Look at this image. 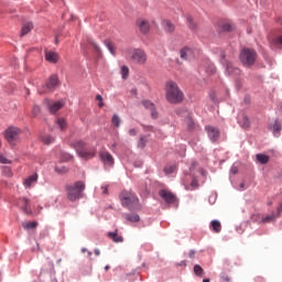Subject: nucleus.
<instances>
[{
  "mask_svg": "<svg viewBox=\"0 0 282 282\" xmlns=\"http://www.w3.org/2000/svg\"><path fill=\"white\" fill-rule=\"evenodd\" d=\"M85 182H76L72 189V199H80L84 197Z\"/></svg>",
  "mask_w": 282,
  "mask_h": 282,
  "instance_id": "nucleus-9",
  "label": "nucleus"
},
{
  "mask_svg": "<svg viewBox=\"0 0 282 282\" xmlns=\"http://www.w3.org/2000/svg\"><path fill=\"white\" fill-rule=\"evenodd\" d=\"M274 219H276V215L272 214L267 217H263L262 221H263V224H270V221H274Z\"/></svg>",
  "mask_w": 282,
  "mask_h": 282,
  "instance_id": "nucleus-38",
  "label": "nucleus"
},
{
  "mask_svg": "<svg viewBox=\"0 0 282 282\" xmlns=\"http://www.w3.org/2000/svg\"><path fill=\"white\" fill-rule=\"evenodd\" d=\"M23 130L17 127H10L4 132V138L9 142V144H19L21 142V134Z\"/></svg>",
  "mask_w": 282,
  "mask_h": 282,
  "instance_id": "nucleus-6",
  "label": "nucleus"
},
{
  "mask_svg": "<svg viewBox=\"0 0 282 282\" xmlns=\"http://www.w3.org/2000/svg\"><path fill=\"white\" fill-rule=\"evenodd\" d=\"M34 28V24H32V22H28L25 24L22 25V30H21V36H25V34H30V32H32Z\"/></svg>",
  "mask_w": 282,
  "mask_h": 282,
  "instance_id": "nucleus-24",
  "label": "nucleus"
},
{
  "mask_svg": "<svg viewBox=\"0 0 282 282\" xmlns=\"http://www.w3.org/2000/svg\"><path fill=\"white\" fill-rule=\"evenodd\" d=\"M238 124H240V127H242V129L250 128V119L248 118L247 113L240 112L238 115Z\"/></svg>",
  "mask_w": 282,
  "mask_h": 282,
  "instance_id": "nucleus-17",
  "label": "nucleus"
},
{
  "mask_svg": "<svg viewBox=\"0 0 282 282\" xmlns=\"http://www.w3.org/2000/svg\"><path fill=\"white\" fill-rule=\"evenodd\" d=\"M19 206L25 215H33L32 207L30 206V199L26 197L20 198Z\"/></svg>",
  "mask_w": 282,
  "mask_h": 282,
  "instance_id": "nucleus-14",
  "label": "nucleus"
},
{
  "mask_svg": "<svg viewBox=\"0 0 282 282\" xmlns=\"http://www.w3.org/2000/svg\"><path fill=\"white\" fill-rule=\"evenodd\" d=\"M129 135L135 137L138 135V130H135L134 128L129 130Z\"/></svg>",
  "mask_w": 282,
  "mask_h": 282,
  "instance_id": "nucleus-48",
  "label": "nucleus"
},
{
  "mask_svg": "<svg viewBox=\"0 0 282 282\" xmlns=\"http://www.w3.org/2000/svg\"><path fill=\"white\" fill-rule=\"evenodd\" d=\"M144 129H145V131H153V127H151V126H148Z\"/></svg>",
  "mask_w": 282,
  "mask_h": 282,
  "instance_id": "nucleus-55",
  "label": "nucleus"
},
{
  "mask_svg": "<svg viewBox=\"0 0 282 282\" xmlns=\"http://www.w3.org/2000/svg\"><path fill=\"white\" fill-rule=\"evenodd\" d=\"M56 87H58V77L53 75L46 82L44 91H53Z\"/></svg>",
  "mask_w": 282,
  "mask_h": 282,
  "instance_id": "nucleus-15",
  "label": "nucleus"
},
{
  "mask_svg": "<svg viewBox=\"0 0 282 282\" xmlns=\"http://www.w3.org/2000/svg\"><path fill=\"white\" fill-rule=\"evenodd\" d=\"M121 76H122V78L129 77V67H127V66L121 67Z\"/></svg>",
  "mask_w": 282,
  "mask_h": 282,
  "instance_id": "nucleus-43",
  "label": "nucleus"
},
{
  "mask_svg": "<svg viewBox=\"0 0 282 282\" xmlns=\"http://www.w3.org/2000/svg\"><path fill=\"white\" fill-rule=\"evenodd\" d=\"M44 104L46 105L50 113H56L57 111H61V109H63V107H65V100H63V99L58 100V101L45 99Z\"/></svg>",
  "mask_w": 282,
  "mask_h": 282,
  "instance_id": "nucleus-7",
  "label": "nucleus"
},
{
  "mask_svg": "<svg viewBox=\"0 0 282 282\" xmlns=\"http://www.w3.org/2000/svg\"><path fill=\"white\" fill-rule=\"evenodd\" d=\"M58 53L54 51H45V61H47V63L56 64L58 63Z\"/></svg>",
  "mask_w": 282,
  "mask_h": 282,
  "instance_id": "nucleus-19",
  "label": "nucleus"
},
{
  "mask_svg": "<svg viewBox=\"0 0 282 282\" xmlns=\"http://www.w3.org/2000/svg\"><path fill=\"white\" fill-rule=\"evenodd\" d=\"M203 282H210V280L209 279H204Z\"/></svg>",
  "mask_w": 282,
  "mask_h": 282,
  "instance_id": "nucleus-60",
  "label": "nucleus"
},
{
  "mask_svg": "<svg viewBox=\"0 0 282 282\" xmlns=\"http://www.w3.org/2000/svg\"><path fill=\"white\" fill-rule=\"evenodd\" d=\"M66 191H67L68 197H69V195H72V189L69 187H66Z\"/></svg>",
  "mask_w": 282,
  "mask_h": 282,
  "instance_id": "nucleus-56",
  "label": "nucleus"
},
{
  "mask_svg": "<svg viewBox=\"0 0 282 282\" xmlns=\"http://www.w3.org/2000/svg\"><path fill=\"white\" fill-rule=\"evenodd\" d=\"M165 100L170 102V105H180L184 100V91L180 89L177 83L173 80H169L165 84Z\"/></svg>",
  "mask_w": 282,
  "mask_h": 282,
  "instance_id": "nucleus-1",
  "label": "nucleus"
},
{
  "mask_svg": "<svg viewBox=\"0 0 282 282\" xmlns=\"http://www.w3.org/2000/svg\"><path fill=\"white\" fill-rule=\"evenodd\" d=\"M41 142H43L44 144H53L54 142V137L50 135V134H44L40 137Z\"/></svg>",
  "mask_w": 282,
  "mask_h": 282,
  "instance_id": "nucleus-29",
  "label": "nucleus"
},
{
  "mask_svg": "<svg viewBox=\"0 0 282 282\" xmlns=\"http://www.w3.org/2000/svg\"><path fill=\"white\" fill-rule=\"evenodd\" d=\"M272 131H273L274 135H276V133H279L281 131V123L279 122V120H276L273 123Z\"/></svg>",
  "mask_w": 282,
  "mask_h": 282,
  "instance_id": "nucleus-37",
  "label": "nucleus"
},
{
  "mask_svg": "<svg viewBox=\"0 0 282 282\" xmlns=\"http://www.w3.org/2000/svg\"><path fill=\"white\" fill-rule=\"evenodd\" d=\"M10 160H8L6 156L0 154V164H10Z\"/></svg>",
  "mask_w": 282,
  "mask_h": 282,
  "instance_id": "nucleus-45",
  "label": "nucleus"
},
{
  "mask_svg": "<svg viewBox=\"0 0 282 282\" xmlns=\"http://www.w3.org/2000/svg\"><path fill=\"white\" fill-rule=\"evenodd\" d=\"M141 105L151 111V116L154 120L158 119V110H155V105L153 102L150 100H143Z\"/></svg>",
  "mask_w": 282,
  "mask_h": 282,
  "instance_id": "nucleus-18",
  "label": "nucleus"
},
{
  "mask_svg": "<svg viewBox=\"0 0 282 282\" xmlns=\"http://www.w3.org/2000/svg\"><path fill=\"white\" fill-rule=\"evenodd\" d=\"M55 43H58V37H55Z\"/></svg>",
  "mask_w": 282,
  "mask_h": 282,
  "instance_id": "nucleus-61",
  "label": "nucleus"
},
{
  "mask_svg": "<svg viewBox=\"0 0 282 282\" xmlns=\"http://www.w3.org/2000/svg\"><path fill=\"white\" fill-rule=\"evenodd\" d=\"M105 45L109 50L110 54H112V56H115L116 55V46L113 45V43H111V41H109V40H106Z\"/></svg>",
  "mask_w": 282,
  "mask_h": 282,
  "instance_id": "nucleus-32",
  "label": "nucleus"
},
{
  "mask_svg": "<svg viewBox=\"0 0 282 282\" xmlns=\"http://www.w3.org/2000/svg\"><path fill=\"white\" fill-rule=\"evenodd\" d=\"M187 21H188V28L191 30H195V24L193 23V18L188 17L187 18Z\"/></svg>",
  "mask_w": 282,
  "mask_h": 282,
  "instance_id": "nucleus-46",
  "label": "nucleus"
},
{
  "mask_svg": "<svg viewBox=\"0 0 282 282\" xmlns=\"http://www.w3.org/2000/svg\"><path fill=\"white\" fill-rule=\"evenodd\" d=\"M148 143H149V137L141 135L138 143H137V147L139 149H144V147H147Z\"/></svg>",
  "mask_w": 282,
  "mask_h": 282,
  "instance_id": "nucleus-28",
  "label": "nucleus"
},
{
  "mask_svg": "<svg viewBox=\"0 0 282 282\" xmlns=\"http://www.w3.org/2000/svg\"><path fill=\"white\" fill-rule=\"evenodd\" d=\"M108 238L111 239L115 243H122V241H124V238L118 235V229L115 231H109Z\"/></svg>",
  "mask_w": 282,
  "mask_h": 282,
  "instance_id": "nucleus-22",
  "label": "nucleus"
},
{
  "mask_svg": "<svg viewBox=\"0 0 282 282\" xmlns=\"http://www.w3.org/2000/svg\"><path fill=\"white\" fill-rule=\"evenodd\" d=\"M77 155L79 158H83V160H91L96 158V148H88L87 144L83 141L76 142L74 145Z\"/></svg>",
  "mask_w": 282,
  "mask_h": 282,
  "instance_id": "nucleus-3",
  "label": "nucleus"
},
{
  "mask_svg": "<svg viewBox=\"0 0 282 282\" xmlns=\"http://www.w3.org/2000/svg\"><path fill=\"white\" fill-rule=\"evenodd\" d=\"M96 257H100V249H95Z\"/></svg>",
  "mask_w": 282,
  "mask_h": 282,
  "instance_id": "nucleus-54",
  "label": "nucleus"
},
{
  "mask_svg": "<svg viewBox=\"0 0 282 282\" xmlns=\"http://www.w3.org/2000/svg\"><path fill=\"white\" fill-rule=\"evenodd\" d=\"M57 124H58L61 131H65V129L67 127V122L65 121V119H57Z\"/></svg>",
  "mask_w": 282,
  "mask_h": 282,
  "instance_id": "nucleus-39",
  "label": "nucleus"
},
{
  "mask_svg": "<svg viewBox=\"0 0 282 282\" xmlns=\"http://www.w3.org/2000/svg\"><path fill=\"white\" fill-rule=\"evenodd\" d=\"M123 217L127 221H131L132 224L140 221V215L138 214H124Z\"/></svg>",
  "mask_w": 282,
  "mask_h": 282,
  "instance_id": "nucleus-25",
  "label": "nucleus"
},
{
  "mask_svg": "<svg viewBox=\"0 0 282 282\" xmlns=\"http://www.w3.org/2000/svg\"><path fill=\"white\" fill-rule=\"evenodd\" d=\"M90 45L93 46V50L97 54L98 58H100L102 56V50H100V46L98 45V43L91 41Z\"/></svg>",
  "mask_w": 282,
  "mask_h": 282,
  "instance_id": "nucleus-31",
  "label": "nucleus"
},
{
  "mask_svg": "<svg viewBox=\"0 0 282 282\" xmlns=\"http://www.w3.org/2000/svg\"><path fill=\"white\" fill-rule=\"evenodd\" d=\"M120 117L118 115H113L112 119H111V123L113 124V127H116V129H118L120 127Z\"/></svg>",
  "mask_w": 282,
  "mask_h": 282,
  "instance_id": "nucleus-35",
  "label": "nucleus"
},
{
  "mask_svg": "<svg viewBox=\"0 0 282 282\" xmlns=\"http://www.w3.org/2000/svg\"><path fill=\"white\" fill-rule=\"evenodd\" d=\"M221 63L223 65H226V74L228 76H239L241 74V70L238 67H234L232 63L226 62V55L223 53L221 54Z\"/></svg>",
  "mask_w": 282,
  "mask_h": 282,
  "instance_id": "nucleus-8",
  "label": "nucleus"
},
{
  "mask_svg": "<svg viewBox=\"0 0 282 282\" xmlns=\"http://www.w3.org/2000/svg\"><path fill=\"white\" fill-rule=\"evenodd\" d=\"M22 228L24 230H36V228H39V221L34 220V221H25L22 223Z\"/></svg>",
  "mask_w": 282,
  "mask_h": 282,
  "instance_id": "nucleus-23",
  "label": "nucleus"
},
{
  "mask_svg": "<svg viewBox=\"0 0 282 282\" xmlns=\"http://www.w3.org/2000/svg\"><path fill=\"white\" fill-rule=\"evenodd\" d=\"M220 279H221V281L230 282V276H228V274H226V273H223V274L220 275Z\"/></svg>",
  "mask_w": 282,
  "mask_h": 282,
  "instance_id": "nucleus-47",
  "label": "nucleus"
},
{
  "mask_svg": "<svg viewBox=\"0 0 282 282\" xmlns=\"http://www.w3.org/2000/svg\"><path fill=\"white\" fill-rule=\"evenodd\" d=\"M194 273L196 274V276H202V274H204V269L202 268V265L195 264Z\"/></svg>",
  "mask_w": 282,
  "mask_h": 282,
  "instance_id": "nucleus-36",
  "label": "nucleus"
},
{
  "mask_svg": "<svg viewBox=\"0 0 282 282\" xmlns=\"http://www.w3.org/2000/svg\"><path fill=\"white\" fill-rule=\"evenodd\" d=\"M202 175H206V172L203 171V172H202Z\"/></svg>",
  "mask_w": 282,
  "mask_h": 282,
  "instance_id": "nucleus-63",
  "label": "nucleus"
},
{
  "mask_svg": "<svg viewBox=\"0 0 282 282\" xmlns=\"http://www.w3.org/2000/svg\"><path fill=\"white\" fill-rule=\"evenodd\" d=\"M137 25L142 34H148L149 30H151V24L144 19L137 20Z\"/></svg>",
  "mask_w": 282,
  "mask_h": 282,
  "instance_id": "nucleus-16",
  "label": "nucleus"
},
{
  "mask_svg": "<svg viewBox=\"0 0 282 282\" xmlns=\"http://www.w3.org/2000/svg\"><path fill=\"white\" fill-rule=\"evenodd\" d=\"M205 130L207 131L208 138L212 142H217L219 140V129L213 126H207Z\"/></svg>",
  "mask_w": 282,
  "mask_h": 282,
  "instance_id": "nucleus-13",
  "label": "nucleus"
},
{
  "mask_svg": "<svg viewBox=\"0 0 282 282\" xmlns=\"http://www.w3.org/2000/svg\"><path fill=\"white\" fill-rule=\"evenodd\" d=\"M163 25H164L165 32H169L170 34L175 32V25H173V23H171V21H164Z\"/></svg>",
  "mask_w": 282,
  "mask_h": 282,
  "instance_id": "nucleus-30",
  "label": "nucleus"
},
{
  "mask_svg": "<svg viewBox=\"0 0 282 282\" xmlns=\"http://www.w3.org/2000/svg\"><path fill=\"white\" fill-rule=\"evenodd\" d=\"M193 56H195L193 48L185 46L181 50V58H183V61H188V58H193Z\"/></svg>",
  "mask_w": 282,
  "mask_h": 282,
  "instance_id": "nucleus-20",
  "label": "nucleus"
},
{
  "mask_svg": "<svg viewBox=\"0 0 282 282\" xmlns=\"http://www.w3.org/2000/svg\"><path fill=\"white\" fill-rule=\"evenodd\" d=\"M188 257H189V259H195V250H191L188 252Z\"/></svg>",
  "mask_w": 282,
  "mask_h": 282,
  "instance_id": "nucleus-51",
  "label": "nucleus"
},
{
  "mask_svg": "<svg viewBox=\"0 0 282 282\" xmlns=\"http://www.w3.org/2000/svg\"><path fill=\"white\" fill-rule=\"evenodd\" d=\"M185 124L189 131H193V129H195V121L191 117H187L185 119Z\"/></svg>",
  "mask_w": 282,
  "mask_h": 282,
  "instance_id": "nucleus-34",
  "label": "nucleus"
},
{
  "mask_svg": "<svg viewBox=\"0 0 282 282\" xmlns=\"http://www.w3.org/2000/svg\"><path fill=\"white\" fill-rule=\"evenodd\" d=\"M40 91V94H44L45 91H42V90H39Z\"/></svg>",
  "mask_w": 282,
  "mask_h": 282,
  "instance_id": "nucleus-64",
  "label": "nucleus"
},
{
  "mask_svg": "<svg viewBox=\"0 0 282 282\" xmlns=\"http://www.w3.org/2000/svg\"><path fill=\"white\" fill-rule=\"evenodd\" d=\"M230 171L232 175H237V173L239 172V169H237V166H232Z\"/></svg>",
  "mask_w": 282,
  "mask_h": 282,
  "instance_id": "nucleus-49",
  "label": "nucleus"
},
{
  "mask_svg": "<svg viewBox=\"0 0 282 282\" xmlns=\"http://www.w3.org/2000/svg\"><path fill=\"white\" fill-rule=\"evenodd\" d=\"M126 58H130L132 63L144 65L147 63V53L140 48H128L126 51Z\"/></svg>",
  "mask_w": 282,
  "mask_h": 282,
  "instance_id": "nucleus-4",
  "label": "nucleus"
},
{
  "mask_svg": "<svg viewBox=\"0 0 282 282\" xmlns=\"http://www.w3.org/2000/svg\"><path fill=\"white\" fill-rule=\"evenodd\" d=\"M175 172V165H167L164 167L165 175H171V173Z\"/></svg>",
  "mask_w": 282,
  "mask_h": 282,
  "instance_id": "nucleus-40",
  "label": "nucleus"
},
{
  "mask_svg": "<svg viewBox=\"0 0 282 282\" xmlns=\"http://www.w3.org/2000/svg\"><path fill=\"white\" fill-rule=\"evenodd\" d=\"M102 194L108 195L109 194V188L107 186L101 187Z\"/></svg>",
  "mask_w": 282,
  "mask_h": 282,
  "instance_id": "nucleus-50",
  "label": "nucleus"
},
{
  "mask_svg": "<svg viewBox=\"0 0 282 282\" xmlns=\"http://www.w3.org/2000/svg\"><path fill=\"white\" fill-rule=\"evenodd\" d=\"M231 184H234V187H236L237 191H246V188L250 186L251 181L250 178L236 177L231 181Z\"/></svg>",
  "mask_w": 282,
  "mask_h": 282,
  "instance_id": "nucleus-10",
  "label": "nucleus"
},
{
  "mask_svg": "<svg viewBox=\"0 0 282 282\" xmlns=\"http://www.w3.org/2000/svg\"><path fill=\"white\" fill-rule=\"evenodd\" d=\"M159 195L166 204H175L177 202V196L169 189H161Z\"/></svg>",
  "mask_w": 282,
  "mask_h": 282,
  "instance_id": "nucleus-11",
  "label": "nucleus"
},
{
  "mask_svg": "<svg viewBox=\"0 0 282 282\" xmlns=\"http://www.w3.org/2000/svg\"><path fill=\"white\" fill-rule=\"evenodd\" d=\"M210 228L215 232L219 234V232H221V223L219 220H212Z\"/></svg>",
  "mask_w": 282,
  "mask_h": 282,
  "instance_id": "nucleus-27",
  "label": "nucleus"
},
{
  "mask_svg": "<svg viewBox=\"0 0 282 282\" xmlns=\"http://www.w3.org/2000/svg\"><path fill=\"white\" fill-rule=\"evenodd\" d=\"M271 45H274L275 47H279V45H282V35L272 40Z\"/></svg>",
  "mask_w": 282,
  "mask_h": 282,
  "instance_id": "nucleus-41",
  "label": "nucleus"
},
{
  "mask_svg": "<svg viewBox=\"0 0 282 282\" xmlns=\"http://www.w3.org/2000/svg\"><path fill=\"white\" fill-rule=\"evenodd\" d=\"M119 197L124 208H129V210H142V205L140 204V199L135 197V194L123 191Z\"/></svg>",
  "mask_w": 282,
  "mask_h": 282,
  "instance_id": "nucleus-2",
  "label": "nucleus"
},
{
  "mask_svg": "<svg viewBox=\"0 0 282 282\" xmlns=\"http://www.w3.org/2000/svg\"><path fill=\"white\" fill-rule=\"evenodd\" d=\"M99 160L105 166H113V156L107 150L99 151Z\"/></svg>",
  "mask_w": 282,
  "mask_h": 282,
  "instance_id": "nucleus-12",
  "label": "nucleus"
},
{
  "mask_svg": "<svg viewBox=\"0 0 282 282\" xmlns=\"http://www.w3.org/2000/svg\"><path fill=\"white\" fill-rule=\"evenodd\" d=\"M96 100H98V102H102V96L97 95V96H96Z\"/></svg>",
  "mask_w": 282,
  "mask_h": 282,
  "instance_id": "nucleus-52",
  "label": "nucleus"
},
{
  "mask_svg": "<svg viewBox=\"0 0 282 282\" xmlns=\"http://www.w3.org/2000/svg\"><path fill=\"white\" fill-rule=\"evenodd\" d=\"M36 177H29V178H25L23 184L25 186V188H30L32 185L36 184Z\"/></svg>",
  "mask_w": 282,
  "mask_h": 282,
  "instance_id": "nucleus-33",
  "label": "nucleus"
},
{
  "mask_svg": "<svg viewBox=\"0 0 282 282\" xmlns=\"http://www.w3.org/2000/svg\"><path fill=\"white\" fill-rule=\"evenodd\" d=\"M278 213H282V205L278 207Z\"/></svg>",
  "mask_w": 282,
  "mask_h": 282,
  "instance_id": "nucleus-58",
  "label": "nucleus"
},
{
  "mask_svg": "<svg viewBox=\"0 0 282 282\" xmlns=\"http://www.w3.org/2000/svg\"><path fill=\"white\" fill-rule=\"evenodd\" d=\"M110 265L109 264H107L106 267H105V270H106V272H107V270H110Z\"/></svg>",
  "mask_w": 282,
  "mask_h": 282,
  "instance_id": "nucleus-59",
  "label": "nucleus"
},
{
  "mask_svg": "<svg viewBox=\"0 0 282 282\" xmlns=\"http://www.w3.org/2000/svg\"><path fill=\"white\" fill-rule=\"evenodd\" d=\"M215 72H217V68H215V66H210V73L215 74Z\"/></svg>",
  "mask_w": 282,
  "mask_h": 282,
  "instance_id": "nucleus-53",
  "label": "nucleus"
},
{
  "mask_svg": "<svg viewBox=\"0 0 282 282\" xmlns=\"http://www.w3.org/2000/svg\"><path fill=\"white\" fill-rule=\"evenodd\" d=\"M184 186L186 191H195V188L199 187V182L197 178H189V181L185 182Z\"/></svg>",
  "mask_w": 282,
  "mask_h": 282,
  "instance_id": "nucleus-21",
  "label": "nucleus"
},
{
  "mask_svg": "<svg viewBox=\"0 0 282 282\" xmlns=\"http://www.w3.org/2000/svg\"><path fill=\"white\" fill-rule=\"evenodd\" d=\"M223 31H224V32H232V24H230V23H225V24L223 25Z\"/></svg>",
  "mask_w": 282,
  "mask_h": 282,
  "instance_id": "nucleus-44",
  "label": "nucleus"
},
{
  "mask_svg": "<svg viewBox=\"0 0 282 282\" xmlns=\"http://www.w3.org/2000/svg\"><path fill=\"white\" fill-rule=\"evenodd\" d=\"M256 160H257L258 164H268V162H270V156L260 153V154L256 155Z\"/></svg>",
  "mask_w": 282,
  "mask_h": 282,
  "instance_id": "nucleus-26",
  "label": "nucleus"
},
{
  "mask_svg": "<svg viewBox=\"0 0 282 282\" xmlns=\"http://www.w3.org/2000/svg\"><path fill=\"white\" fill-rule=\"evenodd\" d=\"M98 107L102 108L105 107V104L102 101H99Z\"/></svg>",
  "mask_w": 282,
  "mask_h": 282,
  "instance_id": "nucleus-57",
  "label": "nucleus"
},
{
  "mask_svg": "<svg viewBox=\"0 0 282 282\" xmlns=\"http://www.w3.org/2000/svg\"><path fill=\"white\" fill-rule=\"evenodd\" d=\"M240 62L246 67H252L257 62V52L252 48H243L240 52Z\"/></svg>",
  "mask_w": 282,
  "mask_h": 282,
  "instance_id": "nucleus-5",
  "label": "nucleus"
},
{
  "mask_svg": "<svg viewBox=\"0 0 282 282\" xmlns=\"http://www.w3.org/2000/svg\"><path fill=\"white\" fill-rule=\"evenodd\" d=\"M88 257H91V251H88Z\"/></svg>",
  "mask_w": 282,
  "mask_h": 282,
  "instance_id": "nucleus-62",
  "label": "nucleus"
},
{
  "mask_svg": "<svg viewBox=\"0 0 282 282\" xmlns=\"http://www.w3.org/2000/svg\"><path fill=\"white\" fill-rule=\"evenodd\" d=\"M41 113V107L34 105L32 108V116L33 118H36V116H39Z\"/></svg>",
  "mask_w": 282,
  "mask_h": 282,
  "instance_id": "nucleus-42",
  "label": "nucleus"
}]
</instances>
